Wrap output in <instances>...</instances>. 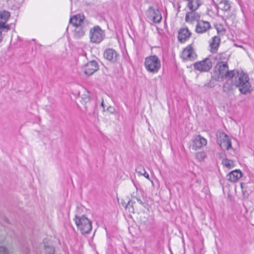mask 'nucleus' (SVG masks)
Returning <instances> with one entry per match:
<instances>
[{
    "instance_id": "obj_1",
    "label": "nucleus",
    "mask_w": 254,
    "mask_h": 254,
    "mask_svg": "<svg viewBox=\"0 0 254 254\" xmlns=\"http://www.w3.org/2000/svg\"><path fill=\"white\" fill-rule=\"evenodd\" d=\"M235 77L237 84H234L232 78H226L227 80L223 85V92L227 94L229 93L233 90V87L234 86L238 88L239 91L243 94L250 93L252 90L248 74L241 70L238 76H235Z\"/></svg>"
},
{
    "instance_id": "obj_2",
    "label": "nucleus",
    "mask_w": 254,
    "mask_h": 254,
    "mask_svg": "<svg viewBox=\"0 0 254 254\" xmlns=\"http://www.w3.org/2000/svg\"><path fill=\"white\" fill-rule=\"evenodd\" d=\"M241 71L237 69L229 70L228 65L226 62H218L214 67V75L213 78L215 80H218L220 78L221 79L226 78H232L234 81V84H237V81L235 80V76H238Z\"/></svg>"
},
{
    "instance_id": "obj_3",
    "label": "nucleus",
    "mask_w": 254,
    "mask_h": 254,
    "mask_svg": "<svg viewBox=\"0 0 254 254\" xmlns=\"http://www.w3.org/2000/svg\"><path fill=\"white\" fill-rule=\"evenodd\" d=\"M75 223L78 230L82 234H86L90 232L92 230L91 221L85 215L77 216L75 215L74 219Z\"/></svg>"
},
{
    "instance_id": "obj_4",
    "label": "nucleus",
    "mask_w": 254,
    "mask_h": 254,
    "mask_svg": "<svg viewBox=\"0 0 254 254\" xmlns=\"http://www.w3.org/2000/svg\"><path fill=\"white\" fill-rule=\"evenodd\" d=\"M161 65L160 59L155 55L149 56L145 59V68L150 73H157L161 68Z\"/></svg>"
},
{
    "instance_id": "obj_5",
    "label": "nucleus",
    "mask_w": 254,
    "mask_h": 254,
    "mask_svg": "<svg viewBox=\"0 0 254 254\" xmlns=\"http://www.w3.org/2000/svg\"><path fill=\"white\" fill-rule=\"evenodd\" d=\"M105 37V31L99 26H95L90 30V41L92 43L99 44Z\"/></svg>"
},
{
    "instance_id": "obj_6",
    "label": "nucleus",
    "mask_w": 254,
    "mask_h": 254,
    "mask_svg": "<svg viewBox=\"0 0 254 254\" xmlns=\"http://www.w3.org/2000/svg\"><path fill=\"white\" fill-rule=\"evenodd\" d=\"M214 60L213 57L207 58L202 61L194 63L193 67L195 69L200 72H207L212 68Z\"/></svg>"
},
{
    "instance_id": "obj_7",
    "label": "nucleus",
    "mask_w": 254,
    "mask_h": 254,
    "mask_svg": "<svg viewBox=\"0 0 254 254\" xmlns=\"http://www.w3.org/2000/svg\"><path fill=\"white\" fill-rule=\"evenodd\" d=\"M146 15L148 19L154 23H159L162 19L160 11L152 6H150L146 11Z\"/></svg>"
},
{
    "instance_id": "obj_8",
    "label": "nucleus",
    "mask_w": 254,
    "mask_h": 254,
    "mask_svg": "<svg viewBox=\"0 0 254 254\" xmlns=\"http://www.w3.org/2000/svg\"><path fill=\"white\" fill-rule=\"evenodd\" d=\"M99 69V66L98 63L92 60L84 64L83 67V71L85 74L87 76L92 75Z\"/></svg>"
},
{
    "instance_id": "obj_9",
    "label": "nucleus",
    "mask_w": 254,
    "mask_h": 254,
    "mask_svg": "<svg viewBox=\"0 0 254 254\" xmlns=\"http://www.w3.org/2000/svg\"><path fill=\"white\" fill-rule=\"evenodd\" d=\"M217 2L213 1L214 5L216 6L218 8L223 11L224 12V14L227 13L224 17H226V18L229 17V12L231 9L230 2L229 0H216Z\"/></svg>"
},
{
    "instance_id": "obj_10",
    "label": "nucleus",
    "mask_w": 254,
    "mask_h": 254,
    "mask_svg": "<svg viewBox=\"0 0 254 254\" xmlns=\"http://www.w3.org/2000/svg\"><path fill=\"white\" fill-rule=\"evenodd\" d=\"M196 57L197 55L191 45H188L184 49L181 56L183 60L187 61H193L196 58Z\"/></svg>"
},
{
    "instance_id": "obj_11",
    "label": "nucleus",
    "mask_w": 254,
    "mask_h": 254,
    "mask_svg": "<svg viewBox=\"0 0 254 254\" xmlns=\"http://www.w3.org/2000/svg\"><path fill=\"white\" fill-rule=\"evenodd\" d=\"M220 146L223 149L229 150L232 148L231 141L229 137L223 132L220 135V139L218 140Z\"/></svg>"
},
{
    "instance_id": "obj_12",
    "label": "nucleus",
    "mask_w": 254,
    "mask_h": 254,
    "mask_svg": "<svg viewBox=\"0 0 254 254\" xmlns=\"http://www.w3.org/2000/svg\"><path fill=\"white\" fill-rule=\"evenodd\" d=\"M211 28L209 22L206 21L200 20L197 22L195 27V32L197 33L202 34L206 32Z\"/></svg>"
},
{
    "instance_id": "obj_13",
    "label": "nucleus",
    "mask_w": 254,
    "mask_h": 254,
    "mask_svg": "<svg viewBox=\"0 0 254 254\" xmlns=\"http://www.w3.org/2000/svg\"><path fill=\"white\" fill-rule=\"evenodd\" d=\"M191 35V33L187 27L181 28L178 32V40L181 43H184L189 39Z\"/></svg>"
},
{
    "instance_id": "obj_14",
    "label": "nucleus",
    "mask_w": 254,
    "mask_h": 254,
    "mask_svg": "<svg viewBox=\"0 0 254 254\" xmlns=\"http://www.w3.org/2000/svg\"><path fill=\"white\" fill-rule=\"evenodd\" d=\"M206 139L200 135H198L195 137L193 140L192 149L196 150L203 146L206 145Z\"/></svg>"
},
{
    "instance_id": "obj_15",
    "label": "nucleus",
    "mask_w": 254,
    "mask_h": 254,
    "mask_svg": "<svg viewBox=\"0 0 254 254\" xmlns=\"http://www.w3.org/2000/svg\"><path fill=\"white\" fill-rule=\"evenodd\" d=\"M118 56L116 51L113 49H106L104 53V58L112 63L117 61Z\"/></svg>"
},
{
    "instance_id": "obj_16",
    "label": "nucleus",
    "mask_w": 254,
    "mask_h": 254,
    "mask_svg": "<svg viewBox=\"0 0 254 254\" xmlns=\"http://www.w3.org/2000/svg\"><path fill=\"white\" fill-rule=\"evenodd\" d=\"M242 173L240 170H235L230 172L227 175V179L232 182H237L241 177Z\"/></svg>"
},
{
    "instance_id": "obj_17",
    "label": "nucleus",
    "mask_w": 254,
    "mask_h": 254,
    "mask_svg": "<svg viewBox=\"0 0 254 254\" xmlns=\"http://www.w3.org/2000/svg\"><path fill=\"white\" fill-rule=\"evenodd\" d=\"M195 10H191V11L188 12L186 14L185 17V21L187 22H189L190 21H192L196 20L197 22L200 19V14L195 11Z\"/></svg>"
},
{
    "instance_id": "obj_18",
    "label": "nucleus",
    "mask_w": 254,
    "mask_h": 254,
    "mask_svg": "<svg viewBox=\"0 0 254 254\" xmlns=\"http://www.w3.org/2000/svg\"><path fill=\"white\" fill-rule=\"evenodd\" d=\"M220 43V38L218 36H214L210 43V51L211 53H216L218 50Z\"/></svg>"
},
{
    "instance_id": "obj_19",
    "label": "nucleus",
    "mask_w": 254,
    "mask_h": 254,
    "mask_svg": "<svg viewBox=\"0 0 254 254\" xmlns=\"http://www.w3.org/2000/svg\"><path fill=\"white\" fill-rule=\"evenodd\" d=\"M84 16L83 15L76 14L70 18L69 22L74 26L83 24Z\"/></svg>"
},
{
    "instance_id": "obj_20",
    "label": "nucleus",
    "mask_w": 254,
    "mask_h": 254,
    "mask_svg": "<svg viewBox=\"0 0 254 254\" xmlns=\"http://www.w3.org/2000/svg\"><path fill=\"white\" fill-rule=\"evenodd\" d=\"M75 36L77 38H80L83 36L86 31V28L82 25V24L75 26Z\"/></svg>"
},
{
    "instance_id": "obj_21",
    "label": "nucleus",
    "mask_w": 254,
    "mask_h": 254,
    "mask_svg": "<svg viewBox=\"0 0 254 254\" xmlns=\"http://www.w3.org/2000/svg\"><path fill=\"white\" fill-rule=\"evenodd\" d=\"M188 6L190 10H195L201 4L199 0H187Z\"/></svg>"
},
{
    "instance_id": "obj_22",
    "label": "nucleus",
    "mask_w": 254,
    "mask_h": 254,
    "mask_svg": "<svg viewBox=\"0 0 254 254\" xmlns=\"http://www.w3.org/2000/svg\"><path fill=\"white\" fill-rule=\"evenodd\" d=\"M10 17V13L6 10H3L0 12V23H3L5 26L8 25L6 24V21Z\"/></svg>"
},
{
    "instance_id": "obj_23",
    "label": "nucleus",
    "mask_w": 254,
    "mask_h": 254,
    "mask_svg": "<svg viewBox=\"0 0 254 254\" xmlns=\"http://www.w3.org/2000/svg\"><path fill=\"white\" fill-rule=\"evenodd\" d=\"M10 29V26H5L3 23H0V43L2 42L3 36Z\"/></svg>"
},
{
    "instance_id": "obj_24",
    "label": "nucleus",
    "mask_w": 254,
    "mask_h": 254,
    "mask_svg": "<svg viewBox=\"0 0 254 254\" xmlns=\"http://www.w3.org/2000/svg\"><path fill=\"white\" fill-rule=\"evenodd\" d=\"M215 27L218 34L220 35H224L225 34L226 30L222 24H216L215 25Z\"/></svg>"
},
{
    "instance_id": "obj_25",
    "label": "nucleus",
    "mask_w": 254,
    "mask_h": 254,
    "mask_svg": "<svg viewBox=\"0 0 254 254\" xmlns=\"http://www.w3.org/2000/svg\"><path fill=\"white\" fill-rule=\"evenodd\" d=\"M55 253V248L50 245H44L45 254H54Z\"/></svg>"
},
{
    "instance_id": "obj_26",
    "label": "nucleus",
    "mask_w": 254,
    "mask_h": 254,
    "mask_svg": "<svg viewBox=\"0 0 254 254\" xmlns=\"http://www.w3.org/2000/svg\"><path fill=\"white\" fill-rule=\"evenodd\" d=\"M222 164L225 167L231 168L233 165V161L227 158L224 159L222 161Z\"/></svg>"
},
{
    "instance_id": "obj_27",
    "label": "nucleus",
    "mask_w": 254,
    "mask_h": 254,
    "mask_svg": "<svg viewBox=\"0 0 254 254\" xmlns=\"http://www.w3.org/2000/svg\"><path fill=\"white\" fill-rule=\"evenodd\" d=\"M196 158L199 161H202L206 157V153L204 151L199 152L196 153Z\"/></svg>"
},
{
    "instance_id": "obj_28",
    "label": "nucleus",
    "mask_w": 254,
    "mask_h": 254,
    "mask_svg": "<svg viewBox=\"0 0 254 254\" xmlns=\"http://www.w3.org/2000/svg\"><path fill=\"white\" fill-rule=\"evenodd\" d=\"M137 169L138 170L142 169V171L143 172L142 175H143L146 178H147V179L150 180L149 175L145 172V170L142 166H141V165L138 166Z\"/></svg>"
},
{
    "instance_id": "obj_29",
    "label": "nucleus",
    "mask_w": 254,
    "mask_h": 254,
    "mask_svg": "<svg viewBox=\"0 0 254 254\" xmlns=\"http://www.w3.org/2000/svg\"><path fill=\"white\" fill-rule=\"evenodd\" d=\"M0 254H9L7 249L3 246H0Z\"/></svg>"
},
{
    "instance_id": "obj_30",
    "label": "nucleus",
    "mask_w": 254,
    "mask_h": 254,
    "mask_svg": "<svg viewBox=\"0 0 254 254\" xmlns=\"http://www.w3.org/2000/svg\"><path fill=\"white\" fill-rule=\"evenodd\" d=\"M21 251H22L25 254H28L29 253V249L27 246H24L22 248Z\"/></svg>"
},
{
    "instance_id": "obj_31",
    "label": "nucleus",
    "mask_w": 254,
    "mask_h": 254,
    "mask_svg": "<svg viewBox=\"0 0 254 254\" xmlns=\"http://www.w3.org/2000/svg\"><path fill=\"white\" fill-rule=\"evenodd\" d=\"M137 201L141 204L144 207H146V203L145 202H143L140 198H136Z\"/></svg>"
},
{
    "instance_id": "obj_32",
    "label": "nucleus",
    "mask_w": 254,
    "mask_h": 254,
    "mask_svg": "<svg viewBox=\"0 0 254 254\" xmlns=\"http://www.w3.org/2000/svg\"><path fill=\"white\" fill-rule=\"evenodd\" d=\"M107 111L111 114H114L115 112V108L111 106H110L107 108Z\"/></svg>"
},
{
    "instance_id": "obj_33",
    "label": "nucleus",
    "mask_w": 254,
    "mask_h": 254,
    "mask_svg": "<svg viewBox=\"0 0 254 254\" xmlns=\"http://www.w3.org/2000/svg\"><path fill=\"white\" fill-rule=\"evenodd\" d=\"M138 166L136 167V171L137 173L141 174V175H142L143 173V172L142 171V169H139V170H138Z\"/></svg>"
},
{
    "instance_id": "obj_34",
    "label": "nucleus",
    "mask_w": 254,
    "mask_h": 254,
    "mask_svg": "<svg viewBox=\"0 0 254 254\" xmlns=\"http://www.w3.org/2000/svg\"><path fill=\"white\" fill-rule=\"evenodd\" d=\"M178 4V12L180 11V8L181 7V5H180V4L179 3H177Z\"/></svg>"
},
{
    "instance_id": "obj_35",
    "label": "nucleus",
    "mask_w": 254,
    "mask_h": 254,
    "mask_svg": "<svg viewBox=\"0 0 254 254\" xmlns=\"http://www.w3.org/2000/svg\"><path fill=\"white\" fill-rule=\"evenodd\" d=\"M103 105H104V104H103V102H102V103H101V105H102V106H103Z\"/></svg>"
},
{
    "instance_id": "obj_36",
    "label": "nucleus",
    "mask_w": 254,
    "mask_h": 254,
    "mask_svg": "<svg viewBox=\"0 0 254 254\" xmlns=\"http://www.w3.org/2000/svg\"><path fill=\"white\" fill-rule=\"evenodd\" d=\"M129 205V202H128V204H127V207L128 205Z\"/></svg>"
}]
</instances>
